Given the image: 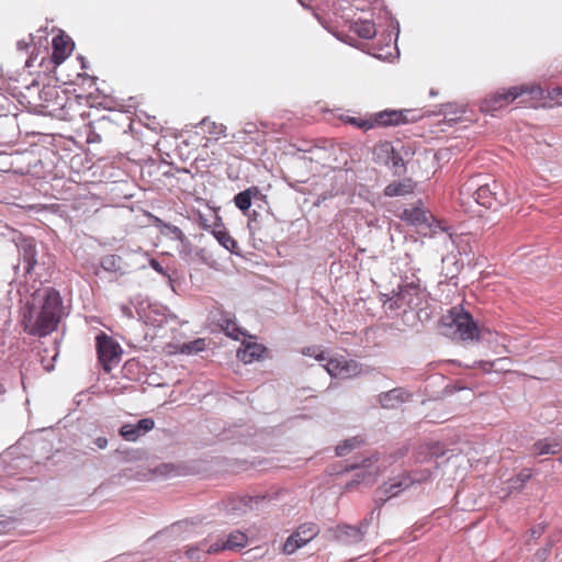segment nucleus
Masks as SVG:
<instances>
[{
    "mask_svg": "<svg viewBox=\"0 0 562 562\" xmlns=\"http://www.w3.org/2000/svg\"><path fill=\"white\" fill-rule=\"evenodd\" d=\"M63 300L52 286L35 290L26 301L22 324L32 336L45 337L56 330L63 316Z\"/></svg>",
    "mask_w": 562,
    "mask_h": 562,
    "instance_id": "f257e3e1",
    "label": "nucleus"
},
{
    "mask_svg": "<svg viewBox=\"0 0 562 562\" xmlns=\"http://www.w3.org/2000/svg\"><path fill=\"white\" fill-rule=\"evenodd\" d=\"M442 334L453 339L477 340L480 329L470 312L463 306L451 307L446 315L441 317Z\"/></svg>",
    "mask_w": 562,
    "mask_h": 562,
    "instance_id": "f03ea898",
    "label": "nucleus"
},
{
    "mask_svg": "<svg viewBox=\"0 0 562 562\" xmlns=\"http://www.w3.org/2000/svg\"><path fill=\"white\" fill-rule=\"evenodd\" d=\"M430 476V470L425 469L422 471L405 472L390 479L389 482H384L375 490L374 493V503L376 505L374 510L376 512V516H380L381 506L384 505L390 498L397 496L400 493L409 488L416 483L419 484L428 481Z\"/></svg>",
    "mask_w": 562,
    "mask_h": 562,
    "instance_id": "7ed1b4c3",
    "label": "nucleus"
},
{
    "mask_svg": "<svg viewBox=\"0 0 562 562\" xmlns=\"http://www.w3.org/2000/svg\"><path fill=\"white\" fill-rule=\"evenodd\" d=\"M423 290L419 281H411L398 285V291L393 290L391 293L381 294L383 307L392 313H405L420 305Z\"/></svg>",
    "mask_w": 562,
    "mask_h": 562,
    "instance_id": "20e7f679",
    "label": "nucleus"
},
{
    "mask_svg": "<svg viewBox=\"0 0 562 562\" xmlns=\"http://www.w3.org/2000/svg\"><path fill=\"white\" fill-rule=\"evenodd\" d=\"M528 93L535 99H541L543 90L538 85H520L510 87L508 89L497 90L494 93L485 97L480 104V109L483 112L493 113L501 109L506 108L508 104L514 102L518 97Z\"/></svg>",
    "mask_w": 562,
    "mask_h": 562,
    "instance_id": "39448f33",
    "label": "nucleus"
},
{
    "mask_svg": "<svg viewBox=\"0 0 562 562\" xmlns=\"http://www.w3.org/2000/svg\"><path fill=\"white\" fill-rule=\"evenodd\" d=\"M350 46L359 48L376 58L386 59L397 50L398 37H338Z\"/></svg>",
    "mask_w": 562,
    "mask_h": 562,
    "instance_id": "423d86ee",
    "label": "nucleus"
},
{
    "mask_svg": "<svg viewBox=\"0 0 562 562\" xmlns=\"http://www.w3.org/2000/svg\"><path fill=\"white\" fill-rule=\"evenodd\" d=\"M401 220L412 226L427 227L432 234L446 232L451 236V227L447 226L445 222L437 220L430 212L425 210L422 201H418L416 205L404 209L401 214Z\"/></svg>",
    "mask_w": 562,
    "mask_h": 562,
    "instance_id": "0eeeda50",
    "label": "nucleus"
},
{
    "mask_svg": "<svg viewBox=\"0 0 562 562\" xmlns=\"http://www.w3.org/2000/svg\"><path fill=\"white\" fill-rule=\"evenodd\" d=\"M95 346L100 364L105 372H110L121 360V346L103 331L95 337Z\"/></svg>",
    "mask_w": 562,
    "mask_h": 562,
    "instance_id": "6e6552de",
    "label": "nucleus"
},
{
    "mask_svg": "<svg viewBox=\"0 0 562 562\" xmlns=\"http://www.w3.org/2000/svg\"><path fill=\"white\" fill-rule=\"evenodd\" d=\"M372 128L396 126L419 121L423 115L416 110H384L370 115Z\"/></svg>",
    "mask_w": 562,
    "mask_h": 562,
    "instance_id": "1a4fd4ad",
    "label": "nucleus"
},
{
    "mask_svg": "<svg viewBox=\"0 0 562 562\" xmlns=\"http://www.w3.org/2000/svg\"><path fill=\"white\" fill-rule=\"evenodd\" d=\"M29 41H25V38L18 42L19 49H29L30 46H32V50L30 52L29 59L26 60V65L29 67L35 66L37 64L38 66H43L46 60L50 63V49H49V42L48 37H27Z\"/></svg>",
    "mask_w": 562,
    "mask_h": 562,
    "instance_id": "9d476101",
    "label": "nucleus"
},
{
    "mask_svg": "<svg viewBox=\"0 0 562 562\" xmlns=\"http://www.w3.org/2000/svg\"><path fill=\"white\" fill-rule=\"evenodd\" d=\"M15 245L20 259V262L14 267L15 273H18L22 262L24 274L31 276L37 265L36 241L32 237L20 236L16 239Z\"/></svg>",
    "mask_w": 562,
    "mask_h": 562,
    "instance_id": "9b49d317",
    "label": "nucleus"
},
{
    "mask_svg": "<svg viewBox=\"0 0 562 562\" xmlns=\"http://www.w3.org/2000/svg\"><path fill=\"white\" fill-rule=\"evenodd\" d=\"M319 527L314 522H305L297 527L284 542L282 551L284 554H293L297 549L304 547L319 533Z\"/></svg>",
    "mask_w": 562,
    "mask_h": 562,
    "instance_id": "f8f14e48",
    "label": "nucleus"
},
{
    "mask_svg": "<svg viewBox=\"0 0 562 562\" xmlns=\"http://www.w3.org/2000/svg\"><path fill=\"white\" fill-rule=\"evenodd\" d=\"M324 369L331 378L350 379L362 373V366L356 360L344 357L330 358Z\"/></svg>",
    "mask_w": 562,
    "mask_h": 562,
    "instance_id": "ddd939ff",
    "label": "nucleus"
},
{
    "mask_svg": "<svg viewBox=\"0 0 562 562\" xmlns=\"http://www.w3.org/2000/svg\"><path fill=\"white\" fill-rule=\"evenodd\" d=\"M472 198L477 204L486 209H497L505 202V194L496 181L480 186L472 193Z\"/></svg>",
    "mask_w": 562,
    "mask_h": 562,
    "instance_id": "4468645a",
    "label": "nucleus"
},
{
    "mask_svg": "<svg viewBox=\"0 0 562 562\" xmlns=\"http://www.w3.org/2000/svg\"><path fill=\"white\" fill-rule=\"evenodd\" d=\"M374 514H375V510H372L370 513V518L363 519L359 524V526H349V525L339 526L336 531V537L346 543L360 542L362 540L363 535L366 533V530L370 524V520H372Z\"/></svg>",
    "mask_w": 562,
    "mask_h": 562,
    "instance_id": "2eb2a0df",
    "label": "nucleus"
},
{
    "mask_svg": "<svg viewBox=\"0 0 562 562\" xmlns=\"http://www.w3.org/2000/svg\"><path fill=\"white\" fill-rule=\"evenodd\" d=\"M154 427L155 422L153 418H142L136 424H125L121 426L119 434L127 441H136Z\"/></svg>",
    "mask_w": 562,
    "mask_h": 562,
    "instance_id": "dca6fc26",
    "label": "nucleus"
},
{
    "mask_svg": "<svg viewBox=\"0 0 562 562\" xmlns=\"http://www.w3.org/2000/svg\"><path fill=\"white\" fill-rule=\"evenodd\" d=\"M50 45V64L55 67L64 63L75 47L71 37H53Z\"/></svg>",
    "mask_w": 562,
    "mask_h": 562,
    "instance_id": "f3484780",
    "label": "nucleus"
},
{
    "mask_svg": "<svg viewBox=\"0 0 562 562\" xmlns=\"http://www.w3.org/2000/svg\"><path fill=\"white\" fill-rule=\"evenodd\" d=\"M266 198L267 196L260 192L258 187L252 186L237 193L234 196V203L236 207L246 215L252 204V201L261 200L266 202Z\"/></svg>",
    "mask_w": 562,
    "mask_h": 562,
    "instance_id": "a211bd4d",
    "label": "nucleus"
},
{
    "mask_svg": "<svg viewBox=\"0 0 562 562\" xmlns=\"http://www.w3.org/2000/svg\"><path fill=\"white\" fill-rule=\"evenodd\" d=\"M531 456L558 454L562 451V441L557 437L537 440L530 448Z\"/></svg>",
    "mask_w": 562,
    "mask_h": 562,
    "instance_id": "6ab92c4d",
    "label": "nucleus"
},
{
    "mask_svg": "<svg viewBox=\"0 0 562 562\" xmlns=\"http://www.w3.org/2000/svg\"><path fill=\"white\" fill-rule=\"evenodd\" d=\"M407 393L401 389L395 387L389 392H383L379 395V402L384 408H395L398 404L404 403L407 398Z\"/></svg>",
    "mask_w": 562,
    "mask_h": 562,
    "instance_id": "aec40b11",
    "label": "nucleus"
},
{
    "mask_svg": "<svg viewBox=\"0 0 562 562\" xmlns=\"http://www.w3.org/2000/svg\"><path fill=\"white\" fill-rule=\"evenodd\" d=\"M212 233L216 240L220 243V245H222L231 254H239L237 241L229 235V233L225 229L224 226L220 225L215 227Z\"/></svg>",
    "mask_w": 562,
    "mask_h": 562,
    "instance_id": "412c9836",
    "label": "nucleus"
},
{
    "mask_svg": "<svg viewBox=\"0 0 562 562\" xmlns=\"http://www.w3.org/2000/svg\"><path fill=\"white\" fill-rule=\"evenodd\" d=\"M266 348L260 344H248L244 349L237 351V357L244 363H251L261 358Z\"/></svg>",
    "mask_w": 562,
    "mask_h": 562,
    "instance_id": "4be33fe9",
    "label": "nucleus"
},
{
    "mask_svg": "<svg viewBox=\"0 0 562 562\" xmlns=\"http://www.w3.org/2000/svg\"><path fill=\"white\" fill-rule=\"evenodd\" d=\"M100 267L106 272L117 273L120 276L125 273L124 261L122 257L117 255H106L102 257Z\"/></svg>",
    "mask_w": 562,
    "mask_h": 562,
    "instance_id": "5701e85b",
    "label": "nucleus"
},
{
    "mask_svg": "<svg viewBox=\"0 0 562 562\" xmlns=\"http://www.w3.org/2000/svg\"><path fill=\"white\" fill-rule=\"evenodd\" d=\"M217 324L227 336L234 339H239V336L243 335L241 329L228 313H221Z\"/></svg>",
    "mask_w": 562,
    "mask_h": 562,
    "instance_id": "b1692460",
    "label": "nucleus"
},
{
    "mask_svg": "<svg viewBox=\"0 0 562 562\" xmlns=\"http://www.w3.org/2000/svg\"><path fill=\"white\" fill-rule=\"evenodd\" d=\"M531 476L530 469H522L517 475L510 477L507 481L508 494L521 492Z\"/></svg>",
    "mask_w": 562,
    "mask_h": 562,
    "instance_id": "393cba45",
    "label": "nucleus"
},
{
    "mask_svg": "<svg viewBox=\"0 0 562 562\" xmlns=\"http://www.w3.org/2000/svg\"><path fill=\"white\" fill-rule=\"evenodd\" d=\"M331 2V11L334 15L340 16L346 21L350 20V12L352 8H355L352 0H330Z\"/></svg>",
    "mask_w": 562,
    "mask_h": 562,
    "instance_id": "a878e982",
    "label": "nucleus"
},
{
    "mask_svg": "<svg viewBox=\"0 0 562 562\" xmlns=\"http://www.w3.org/2000/svg\"><path fill=\"white\" fill-rule=\"evenodd\" d=\"M413 191L412 184L409 181H400L392 182L387 184L384 189V195L393 198L408 194Z\"/></svg>",
    "mask_w": 562,
    "mask_h": 562,
    "instance_id": "bb28decb",
    "label": "nucleus"
},
{
    "mask_svg": "<svg viewBox=\"0 0 562 562\" xmlns=\"http://www.w3.org/2000/svg\"><path fill=\"white\" fill-rule=\"evenodd\" d=\"M351 21L350 31L356 35H376L375 24L371 20Z\"/></svg>",
    "mask_w": 562,
    "mask_h": 562,
    "instance_id": "cd10ccee",
    "label": "nucleus"
},
{
    "mask_svg": "<svg viewBox=\"0 0 562 562\" xmlns=\"http://www.w3.org/2000/svg\"><path fill=\"white\" fill-rule=\"evenodd\" d=\"M393 154V146L390 142H382L373 149V155L378 162L390 165V155Z\"/></svg>",
    "mask_w": 562,
    "mask_h": 562,
    "instance_id": "c85d7f7f",
    "label": "nucleus"
},
{
    "mask_svg": "<svg viewBox=\"0 0 562 562\" xmlns=\"http://www.w3.org/2000/svg\"><path fill=\"white\" fill-rule=\"evenodd\" d=\"M247 536L241 531H233L225 540L227 550H239L247 543Z\"/></svg>",
    "mask_w": 562,
    "mask_h": 562,
    "instance_id": "c756f323",
    "label": "nucleus"
},
{
    "mask_svg": "<svg viewBox=\"0 0 562 562\" xmlns=\"http://www.w3.org/2000/svg\"><path fill=\"white\" fill-rule=\"evenodd\" d=\"M362 442H363V440L360 439L359 437H352V438L346 439L336 446V449H335L336 454L338 457H342L346 453H348L349 451L359 447Z\"/></svg>",
    "mask_w": 562,
    "mask_h": 562,
    "instance_id": "7c9ffc66",
    "label": "nucleus"
},
{
    "mask_svg": "<svg viewBox=\"0 0 562 562\" xmlns=\"http://www.w3.org/2000/svg\"><path fill=\"white\" fill-rule=\"evenodd\" d=\"M205 346V340L203 338H198L193 341L183 344L180 348V351L187 355L198 353L204 350Z\"/></svg>",
    "mask_w": 562,
    "mask_h": 562,
    "instance_id": "2f4dec72",
    "label": "nucleus"
},
{
    "mask_svg": "<svg viewBox=\"0 0 562 562\" xmlns=\"http://www.w3.org/2000/svg\"><path fill=\"white\" fill-rule=\"evenodd\" d=\"M342 121L347 124L357 126L358 128H361L363 131H368V130L372 128L371 117L361 119V117H355V116H345V117H342Z\"/></svg>",
    "mask_w": 562,
    "mask_h": 562,
    "instance_id": "473e14b6",
    "label": "nucleus"
},
{
    "mask_svg": "<svg viewBox=\"0 0 562 562\" xmlns=\"http://www.w3.org/2000/svg\"><path fill=\"white\" fill-rule=\"evenodd\" d=\"M302 353H303L304 356L313 357V358H315V359H316V360H318V361L328 360V359L325 357V352H324V350H322V348H321V347H318V346H308V347H305V348H303Z\"/></svg>",
    "mask_w": 562,
    "mask_h": 562,
    "instance_id": "72a5a7b5",
    "label": "nucleus"
},
{
    "mask_svg": "<svg viewBox=\"0 0 562 562\" xmlns=\"http://www.w3.org/2000/svg\"><path fill=\"white\" fill-rule=\"evenodd\" d=\"M379 458L375 457V456H372L370 458H366L362 460L361 464H357V463H352V464H349V465H346L344 468V470L341 471H338L337 473H341V472H349V471H352V470H356V469H360V468H363V469H367L369 468L371 464L378 462Z\"/></svg>",
    "mask_w": 562,
    "mask_h": 562,
    "instance_id": "f704fd0d",
    "label": "nucleus"
},
{
    "mask_svg": "<svg viewBox=\"0 0 562 562\" xmlns=\"http://www.w3.org/2000/svg\"><path fill=\"white\" fill-rule=\"evenodd\" d=\"M422 449L427 450V452L430 454L431 458L437 459V458L443 456V451L441 450L439 442L426 445L425 447H422Z\"/></svg>",
    "mask_w": 562,
    "mask_h": 562,
    "instance_id": "c9c22d12",
    "label": "nucleus"
},
{
    "mask_svg": "<svg viewBox=\"0 0 562 562\" xmlns=\"http://www.w3.org/2000/svg\"><path fill=\"white\" fill-rule=\"evenodd\" d=\"M266 497L262 496H244L241 497L238 502L240 505H243L246 508H249V509H252V503H256V504H259L260 502H262Z\"/></svg>",
    "mask_w": 562,
    "mask_h": 562,
    "instance_id": "e433bc0d",
    "label": "nucleus"
},
{
    "mask_svg": "<svg viewBox=\"0 0 562 562\" xmlns=\"http://www.w3.org/2000/svg\"><path fill=\"white\" fill-rule=\"evenodd\" d=\"M357 10H366L370 7L378 4L380 0H352Z\"/></svg>",
    "mask_w": 562,
    "mask_h": 562,
    "instance_id": "4c0bfd02",
    "label": "nucleus"
},
{
    "mask_svg": "<svg viewBox=\"0 0 562 562\" xmlns=\"http://www.w3.org/2000/svg\"><path fill=\"white\" fill-rule=\"evenodd\" d=\"M390 165L396 170L400 167H404V160L402 156L393 148V154L390 155Z\"/></svg>",
    "mask_w": 562,
    "mask_h": 562,
    "instance_id": "58836bf2",
    "label": "nucleus"
},
{
    "mask_svg": "<svg viewBox=\"0 0 562 562\" xmlns=\"http://www.w3.org/2000/svg\"><path fill=\"white\" fill-rule=\"evenodd\" d=\"M203 549V543H199L196 546H190L186 549V555L188 559H198V552Z\"/></svg>",
    "mask_w": 562,
    "mask_h": 562,
    "instance_id": "ea45409f",
    "label": "nucleus"
},
{
    "mask_svg": "<svg viewBox=\"0 0 562 562\" xmlns=\"http://www.w3.org/2000/svg\"><path fill=\"white\" fill-rule=\"evenodd\" d=\"M149 266L159 274L164 277H168L170 279V276L168 274L167 270L162 267V265L157 259H150Z\"/></svg>",
    "mask_w": 562,
    "mask_h": 562,
    "instance_id": "a19ab883",
    "label": "nucleus"
},
{
    "mask_svg": "<svg viewBox=\"0 0 562 562\" xmlns=\"http://www.w3.org/2000/svg\"><path fill=\"white\" fill-rule=\"evenodd\" d=\"M224 550H227L225 541H216L215 543L211 544L206 549V553H209V554L218 553V552L224 551Z\"/></svg>",
    "mask_w": 562,
    "mask_h": 562,
    "instance_id": "79ce46f5",
    "label": "nucleus"
},
{
    "mask_svg": "<svg viewBox=\"0 0 562 562\" xmlns=\"http://www.w3.org/2000/svg\"><path fill=\"white\" fill-rule=\"evenodd\" d=\"M501 360L502 359H497L495 361H480L479 367L482 369L483 372L488 373L492 372L495 363Z\"/></svg>",
    "mask_w": 562,
    "mask_h": 562,
    "instance_id": "37998d69",
    "label": "nucleus"
},
{
    "mask_svg": "<svg viewBox=\"0 0 562 562\" xmlns=\"http://www.w3.org/2000/svg\"><path fill=\"white\" fill-rule=\"evenodd\" d=\"M543 531H544V526H542V525H538V526H536V527L531 528V529L528 531V533H529V537H530L531 539H538V538H540V537H541V535L543 533Z\"/></svg>",
    "mask_w": 562,
    "mask_h": 562,
    "instance_id": "c03bdc74",
    "label": "nucleus"
},
{
    "mask_svg": "<svg viewBox=\"0 0 562 562\" xmlns=\"http://www.w3.org/2000/svg\"><path fill=\"white\" fill-rule=\"evenodd\" d=\"M167 227L176 236V238L181 240L184 237L182 231L179 227L173 225H167Z\"/></svg>",
    "mask_w": 562,
    "mask_h": 562,
    "instance_id": "a18cd8bd",
    "label": "nucleus"
},
{
    "mask_svg": "<svg viewBox=\"0 0 562 562\" xmlns=\"http://www.w3.org/2000/svg\"><path fill=\"white\" fill-rule=\"evenodd\" d=\"M94 445L99 449H105L106 446H108V439L105 437H98V438L94 439Z\"/></svg>",
    "mask_w": 562,
    "mask_h": 562,
    "instance_id": "49530a36",
    "label": "nucleus"
},
{
    "mask_svg": "<svg viewBox=\"0 0 562 562\" xmlns=\"http://www.w3.org/2000/svg\"><path fill=\"white\" fill-rule=\"evenodd\" d=\"M122 313L124 316L128 317V318H133V312H132V308L127 305H122Z\"/></svg>",
    "mask_w": 562,
    "mask_h": 562,
    "instance_id": "de8ad7c7",
    "label": "nucleus"
},
{
    "mask_svg": "<svg viewBox=\"0 0 562 562\" xmlns=\"http://www.w3.org/2000/svg\"><path fill=\"white\" fill-rule=\"evenodd\" d=\"M550 552V548L541 549L537 552V555L541 559H546Z\"/></svg>",
    "mask_w": 562,
    "mask_h": 562,
    "instance_id": "09e8293b",
    "label": "nucleus"
},
{
    "mask_svg": "<svg viewBox=\"0 0 562 562\" xmlns=\"http://www.w3.org/2000/svg\"><path fill=\"white\" fill-rule=\"evenodd\" d=\"M392 27L393 30L389 32V35H391V33H395V35H398L400 33V25H398V22H392Z\"/></svg>",
    "mask_w": 562,
    "mask_h": 562,
    "instance_id": "8fccbe9b",
    "label": "nucleus"
},
{
    "mask_svg": "<svg viewBox=\"0 0 562 562\" xmlns=\"http://www.w3.org/2000/svg\"><path fill=\"white\" fill-rule=\"evenodd\" d=\"M53 35H60V36H64L66 35L65 32L63 30H59V29H56L55 26H52L50 31H49Z\"/></svg>",
    "mask_w": 562,
    "mask_h": 562,
    "instance_id": "3c124183",
    "label": "nucleus"
},
{
    "mask_svg": "<svg viewBox=\"0 0 562 562\" xmlns=\"http://www.w3.org/2000/svg\"><path fill=\"white\" fill-rule=\"evenodd\" d=\"M364 480H366V474L364 473L357 474V480H356L357 483L363 482Z\"/></svg>",
    "mask_w": 562,
    "mask_h": 562,
    "instance_id": "603ef678",
    "label": "nucleus"
},
{
    "mask_svg": "<svg viewBox=\"0 0 562 562\" xmlns=\"http://www.w3.org/2000/svg\"><path fill=\"white\" fill-rule=\"evenodd\" d=\"M7 392V389L4 385L0 384V395L4 394Z\"/></svg>",
    "mask_w": 562,
    "mask_h": 562,
    "instance_id": "864d4df0",
    "label": "nucleus"
},
{
    "mask_svg": "<svg viewBox=\"0 0 562 562\" xmlns=\"http://www.w3.org/2000/svg\"><path fill=\"white\" fill-rule=\"evenodd\" d=\"M429 94H430L431 97H435V95H437V94H438V92H437L436 90L431 89V90H430V92H429Z\"/></svg>",
    "mask_w": 562,
    "mask_h": 562,
    "instance_id": "5fc2aeb1",
    "label": "nucleus"
},
{
    "mask_svg": "<svg viewBox=\"0 0 562 562\" xmlns=\"http://www.w3.org/2000/svg\"><path fill=\"white\" fill-rule=\"evenodd\" d=\"M256 215H257V211H254L252 214L250 215V218H256Z\"/></svg>",
    "mask_w": 562,
    "mask_h": 562,
    "instance_id": "6e6d98bb",
    "label": "nucleus"
},
{
    "mask_svg": "<svg viewBox=\"0 0 562 562\" xmlns=\"http://www.w3.org/2000/svg\"><path fill=\"white\" fill-rule=\"evenodd\" d=\"M369 474L373 475V476H376L378 475V471L370 472Z\"/></svg>",
    "mask_w": 562,
    "mask_h": 562,
    "instance_id": "4d7b16f0",
    "label": "nucleus"
},
{
    "mask_svg": "<svg viewBox=\"0 0 562 562\" xmlns=\"http://www.w3.org/2000/svg\"><path fill=\"white\" fill-rule=\"evenodd\" d=\"M233 509L244 510L241 506H234Z\"/></svg>",
    "mask_w": 562,
    "mask_h": 562,
    "instance_id": "13d9d810",
    "label": "nucleus"
},
{
    "mask_svg": "<svg viewBox=\"0 0 562 562\" xmlns=\"http://www.w3.org/2000/svg\"><path fill=\"white\" fill-rule=\"evenodd\" d=\"M201 125L205 126V125H206V120H203V121L201 122Z\"/></svg>",
    "mask_w": 562,
    "mask_h": 562,
    "instance_id": "bf43d9fd",
    "label": "nucleus"
},
{
    "mask_svg": "<svg viewBox=\"0 0 562 562\" xmlns=\"http://www.w3.org/2000/svg\"><path fill=\"white\" fill-rule=\"evenodd\" d=\"M443 106H445L446 109H448V108H450V106H451V104H450V103H448V104H445Z\"/></svg>",
    "mask_w": 562,
    "mask_h": 562,
    "instance_id": "052dcab7",
    "label": "nucleus"
},
{
    "mask_svg": "<svg viewBox=\"0 0 562 562\" xmlns=\"http://www.w3.org/2000/svg\"><path fill=\"white\" fill-rule=\"evenodd\" d=\"M559 463L562 464V456L558 459Z\"/></svg>",
    "mask_w": 562,
    "mask_h": 562,
    "instance_id": "680f3d73",
    "label": "nucleus"
}]
</instances>
